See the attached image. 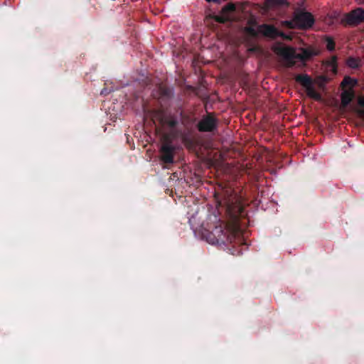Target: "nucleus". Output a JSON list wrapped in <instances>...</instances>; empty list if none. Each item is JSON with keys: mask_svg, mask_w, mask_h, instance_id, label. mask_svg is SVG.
<instances>
[{"mask_svg": "<svg viewBox=\"0 0 364 364\" xmlns=\"http://www.w3.org/2000/svg\"><path fill=\"white\" fill-rule=\"evenodd\" d=\"M242 215L243 208L240 206L237 207V213L232 215L230 222L228 223H220L212 231H206L203 233L207 242L212 245L225 246L232 244L234 247L246 245L239 220Z\"/></svg>", "mask_w": 364, "mask_h": 364, "instance_id": "nucleus-1", "label": "nucleus"}, {"mask_svg": "<svg viewBox=\"0 0 364 364\" xmlns=\"http://www.w3.org/2000/svg\"><path fill=\"white\" fill-rule=\"evenodd\" d=\"M250 26H245L243 28L244 33L249 37L257 38L259 33L263 36L272 39H275L279 37V35H282L279 31L274 26L267 23H263L258 26L257 30L255 28L257 23L255 20H250L248 21Z\"/></svg>", "mask_w": 364, "mask_h": 364, "instance_id": "nucleus-2", "label": "nucleus"}, {"mask_svg": "<svg viewBox=\"0 0 364 364\" xmlns=\"http://www.w3.org/2000/svg\"><path fill=\"white\" fill-rule=\"evenodd\" d=\"M274 52L286 62L289 67L295 65V59L300 58L302 59H309L313 55V53L309 50H304L302 55H296L294 49L288 46H277L274 48Z\"/></svg>", "mask_w": 364, "mask_h": 364, "instance_id": "nucleus-3", "label": "nucleus"}, {"mask_svg": "<svg viewBox=\"0 0 364 364\" xmlns=\"http://www.w3.org/2000/svg\"><path fill=\"white\" fill-rule=\"evenodd\" d=\"M218 120L212 113L203 117L197 124V128L201 132H211L218 127Z\"/></svg>", "mask_w": 364, "mask_h": 364, "instance_id": "nucleus-4", "label": "nucleus"}, {"mask_svg": "<svg viewBox=\"0 0 364 364\" xmlns=\"http://www.w3.org/2000/svg\"><path fill=\"white\" fill-rule=\"evenodd\" d=\"M295 22L298 28L308 29L314 23V18L312 14L306 11H300L295 15Z\"/></svg>", "mask_w": 364, "mask_h": 364, "instance_id": "nucleus-5", "label": "nucleus"}, {"mask_svg": "<svg viewBox=\"0 0 364 364\" xmlns=\"http://www.w3.org/2000/svg\"><path fill=\"white\" fill-rule=\"evenodd\" d=\"M160 159L165 164H171L173 162L175 146L170 140H166L160 149Z\"/></svg>", "mask_w": 364, "mask_h": 364, "instance_id": "nucleus-6", "label": "nucleus"}, {"mask_svg": "<svg viewBox=\"0 0 364 364\" xmlns=\"http://www.w3.org/2000/svg\"><path fill=\"white\" fill-rule=\"evenodd\" d=\"M364 21V9L357 8L346 15L343 22L348 25L355 26Z\"/></svg>", "mask_w": 364, "mask_h": 364, "instance_id": "nucleus-7", "label": "nucleus"}, {"mask_svg": "<svg viewBox=\"0 0 364 364\" xmlns=\"http://www.w3.org/2000/svg\"><path fill=\"white\" fill-rule=\"evenodd\" d=\"M157 92L158 97L161 101L169 100L173 95V89L164 85H159Z\"/></svg>", "mask_w": 364, "mask_h": 364, "instance_id": "nucleus-8", "label": "nucleus"}, {"mask_svg": "<svg viewBox=\"0 0 364 364\" xmlns=\"http://www.w3.org/2000/svg\"><path fill=\"white\" fill-rule=\"evenodd\" d=\"M354 97V92L350 88L348 90H344L341 95V105L343 107H346Z\"/></svg>", "mask_w": 364, "mask_h": 364, "instance_id": "nucleus-9", "label": "nucleus"}, {"mask_svg": "<svg viewBox=\"0 0 364 364\" xmlns=\"http://www.w3.org/2000/svg\"><path fill=\"white\" fill-rule=\"evenodd\" d=\"M295 80L297 82H299L305 88L313 85V80L311 77L306 74L297 75L295 77Z\"/></svg>", "mask_w": 364, "mask_h": 364, "instance_id": "nucleus-10", "label": "nucleus"}, {"mask_svg": "<svg viewBox=\"0 0 364 364\" xmlns=\"http://www.w3.org/2000/svg\"><path fill=\"white\" fill-rule=\"evenodd\" d=\"M346 65L350 68L357 69L361 66L362 62L359 58L349 57L346 60Z\"/></svg>", "mask_w": 364, "mask_h": 364, "instance_id": "nucleus-11", "label": "nucleus"}, {"mask_svg": "<svg viewBox=\"0 0 364 364\" xmlns=\"http://www.w3.org/2000/svg\"><path fill=\"white\" fill-rule=\"evenodd\" d=\"M306 94L307 95L317 101L321 100V95L315 90V88L313 87V85H310L309 87H306Z\"/></svg>", "mask_w": 364, "mask_h": 364, "instance_id": "nucleus-12", "label": "nucleus"}, {"mask_svg": "<svg viewBox=\"0 0 364 364\" xmlns=\"http://www.w3.org/2000/svg\"><path fill=\"white\" fill-rule=\"evenodd\" d=\"M164 122L171 128H174L178 124V120L176 117L169 115L164 119Z\"/></svg>", "mask_w": 364, "mask_h": 364, "instance_id": "nucleus-13", "label": "nucleus"}, {"mask_svg": "<svg viewBox=\"0 0 364 364\" xmlns=\"http://www.w3.org/2000/svg\"><path fill=\"white\" fill-rule=\"evenodd\" d=\"M358 84V80L355 78H352L349 76H346L342 82L341 85L343 87L350 86L351 87L355 86Z\"/></svg>", "mask_w": 364, "mask_h": 364, "instance_id": "nucleus-14", "label": "nucleus"}, {"mask_svg": "<svg viewBox=\"0 0 364 364\" xmlns=\"http://www.w3.org/2000/svg\"><path fill=\"white\" fill-rule=\"evenodd\" d=\"M236 9L235 5L232 3H229L223 7L221 12L225 15H228L234 12Z\"/></svg>", "mask_w": 364, "mask_h": 364, "instance_id": "nucleus-15", "label": "nucleus"}, {"mask_svg": "<svg viewBox=\"0 0 364 364\" xmlns=\"http://www.w3.org/2000/svg\"><path fill=\"white\" fill-rule=\"evenodd\" d=\"M215 20L220 23H224L230 20V16L228 15H225L221 11L218 15L215 16Z\"/></svg>", "mask_w": 364, "mask_h": 364, "instance_id": "nucleus-16", "label": "nucleus"}, {"mask_svg": "<svg viewBox=\"0 0 364 364\" xmlns=\"http://www.w3.org/2000/svg\"><path fill=\"white\" fill-rule=\"evenodd\" d=\"M326 43V48L329 51H333L335 50L336 43L333 38L326 36L325 38Z\"/></svg>", "mask_w": 364, "mask_h": 364, "instance_id": "nucleus-17", "label": "nucleus"}, {"mask_svg": "<svg viewBox=\"0 0 364 364\" xmlns=\"http://www.w3.org/2000/svg\"><path fill=\"white\" fill-rule=\"evenodd\" d=\"M267 3L271 6H283L287 4L286 0H267Z\"/></svg>", "mask_w": 364, "mask_h": 364, "instance_id": "nucleus-18", "label": "nucleus"}, {"mask_svg": "<svg viewBox=\"0 0 364 364\" xmlns=\"http://www.w3.org/2000/svg\"><path fill=\"white\" fill-rule=\"evenodd\" d=\"M284 25L289 28H297V25L295 22V16H294L291 21H284Z\"/></svg>", "mask_w": 364, "mask_h": 364, "instance_id": "nucleus-19", "label": "nucleus"}, {"mask_svg": "<svg viewBox=\"0 0 364 364\" xmlns=\"http://www.w3.org/2000/svg\"><path fill=\"white\" fill-rule=\"evenodd\" d=\"M358 105L359 106L361 107L359 110H358V114L360 116L362 115L363 114H364V99L362 98V99H360L358 100Z\"/></svg>", "mask_w": 364, "mask_h": 364, "instance_id": "nucleus-20", "label": "nucleus"}, {"mask_svg": "<svg viewBox=\"0 0 364 364\" xmlns=\"http://www.w3.org/2000/svg\"><path fill=\"white\" fill-rule=\"evenodd\" d=\"M281 33H282V35H279V37H281V38H282L283 39H285V40H291V39L290 36L287 35V34H285L284 33H283L282 31H281Z\"/></svg>", "mask_w": 364, "mask_h": 364, "instance_id": "nucleus-21", "label": "nucleus"}, {"mask_svg": "<svg viewBox=\"0 0 364 364\" xmlns=\"http://www.w3.org/2000/svg\"><path fill=\"white\" fill-rule=\"evenodd\" d=\"M358 4H364V0H356Z\"/></svg>", "mask_w": 364, "mask_h": 364, "instance_id": "nucleus-22", "label": "nucleus"}, {"mask_svg": "<svg viewBox=\"0 0 364 364\" xmlns=\"http://www.w3.org/2000/svg\"><path fill=\"white\" fill-rule=\"evenodd\" d=\"M336 61H337V58L336 56L333 57V58H332L333 63H336Z\"/></svg>", "mask_w": 364, "mask_h": 364, "instance_id": "nucleus-23", "label": "nucleus"}, {"mask_svg": "<svg viewBox=\"0 0 364 364\" xmlns=\"http://www.w3.org/2000/svg\"><path fill=\"white\" fill-rule=\"evenodd\" d=\"M208 2H218V0H205Z\"/></svg>", "mask_w": 364, "mask_h": 364, "instance_id": "nucleus-24", "label": "nucleus"}, {"mask_svg": "<svg viewBox=\"0 0 364 364\" xmlns=\"http://www.w3.org/2000/svg\"><path fill=\"white\" fill-rule=\"evenodd\" d=\"M360 117L364 119V113Z\"/></svg>", "mask_w": 364, "mask_h": 364, "instance_id": "nucleus-25", "label": "nucleus"}]
</instances>
